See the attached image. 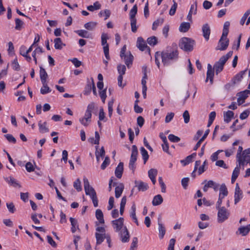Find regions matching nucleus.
<instances>
[{"label": "nucleus", "instance_id": "nucleus-1", "mask_svg": "<svg viewBox=\"0 0 250 250\" xmlns=\"http://www.w3.org/2000/svg\"><path fill=\"white\" fill-rule=\"evenodd\" d=\"M179 57L178 51L176 47H167L162 52H157L155 55V63L158 67H160L159 59L161 58L164 65L169 64L171 62L176 61Z\"/></svg>", "mask_w": 250, "mask_h": 250}, {"label": "nucleus", "instance_id": "nucleus-2", "mask_svg": "<svg viewBox=\"0 0 250 250\" xmlns=\"http://www.w3.org/2000/svg\"><path fill=\"white\" fill-rule=\"evenodd\" d=\"M124 218L121 217L112 221V225L115 231L119 233L122 242H127L129 239L128 231L125 226H124Z\"/></svg>", "mask_w": 250, "mask_h": 250}, {"label": "nucleus", "instance_id": "nucleus-3", "mask_svg": "<svg viewBox=\"0 0 250 250\" xmlns=\"http://www.w3.org/2000/svg\"><path fill=\"white\" fill-rule=\"evenodd\" d=\"M195 44V41L187 37L182 38L179 42V47L187 52H190L193 50Z\"/></svg>", "mask_w": 250, "mask_h": 250}, {"label": "nucleus", "instance_id": "nucleus-4", "mask_svg": "<svg viewBox=\"0 0 250 250\" xmlns=\"http://www.w3.org/2000/svg\"><path fill=\"white\" fill-rule=\"evenodd\" d=\"M232 54L233 52L232 51H229L226 55L222 56L219 60L214 64L213 69L215 70L216 74L223 70L224 64L231 57Z\"/></svg>", "mask_w": 250, "mask_h": 250}, {"label": "nucleus", "instance_id": "nucleus-5", "mask_svg": "<svg viewBox=\"0 0 250 250\" xmlns=\"http://www.w3.org/2000/svg\"><path fill=\"white\" fill-rule=\"evenodd\" d=\"M126 46L124 45L122 48L120 52V57L124 60L127 67L129 68L130 65L132 64L133 60V56L130 51L126 52Z\"/></svg>", "mask_w": 250, "mask_h": 250}, {"label": "nucleus", "instance_id": "nucleus-6", "mask_svg": "<svg viewBox=\"0 0 250 250\" xmlns=\"http://www.w3.org/2000/svg\"><path fill=\"white\" fill-rule=\"evenodd\" d=\"M217 210V222L219 223H222L229 218L230 214V211L225 207Z\"/></svg>", "mask_w": 250, "mask_h": 250}, {"label": "nucleus", "instance_id": "nucleus-7", "mask_svg": "<svg viewBox=\"0 0 250 250\" xmlns=\"http://www.w3.org/2000/svg\"><path fill=\"white\" fill-rule=\"evenodd\" d=\"M95 237L96 239V244H101L105 239L108 234L105 233V228L103 227L98 226L96 229Z\"/></svg>", "mask_w": 250, "mask_h": 250}, {"label": "nucleus", "instance_id": "nucleus-8", "mask_svg": "<svg viewBox=\"0 0 250 250\" xmlns=\"http://www.w3.org/2000/svg\"><path fill=\"white\" fill-rule=\"evenodd\" d=\"M138 149L135 145L132 146L131 154L129 163V168L134 172L135 168V163L137 160Z\"/></svg>", "mask_w": 250, "mask_h": 250}, {"label": "nucleus", "instance_id": "nucleus-9", "mask_svg": "<svg viewBox=\"0 0 250 250\" xmlns=\"http://www.w3.org/2000/svg\"><path fill=\"white\" fill-rule=\"evenodd\" d=\"M108 37L107 34L103 33L101 36L102 45L103 46L104 52L107 60L110 59L109 54V45L107 43V40Z\"/></svg>", "mask_w": 250, "mask_h": 250}, {"label": "nucleus", "instance_id": "nucleus-10", "mask_svg": "<svg viewBox=\"0 0 250 250\" xmlns=\"http://www.w3.org/2000/svg\"><path fill=\"white\" fill-rule=\"evenodd\" d=\"M83 180L86 195H89L90 198L96 195V192L94 188L90 186L88 180L86 177H84Z\"/></svg>", "mask_w": 250, "mask_h": 250}, {"label": "nucleus", "instance_id": "nucleus-11", "mask_svg": "<svg viewBox=\"0 0 250 250\" xmlns=\"http://www.w3.org/2000/svg\"><path fill=\"white\" fill-rule=\"evenodd\" d=\"M229 44V40L227 36H223L222 35L216 47V49L217 50H225L228 48Z\"/></svg>", "mask_w": 250, "mask_h": 250}, {"label": "nucleus", "instance_id": "nucleus-12", "mask_svg": "<svg viewBox=\"0 0 250 250\" xmlns=\"http://www.w3.org/2000/svg\"><path fill=\"white\" fill-rule=\"evenodd\" d=\"M250 154V148L245 149L243 151L240 158L238 160L240 166H244L245 162L249 161V160L250 159V156L249 155Z\"/></svg>", "mask_w": 250, "mask_h": 250}, {"label": "nucleus", "instance_id": "nucleus-13", "mask_svg": "<svg viewBox=\"0 0 250 250\" xmlns=\"http://www.w3.org/2000/svg\"><path fill=\"white\" fill-rule=\"evenodd\" d=\"M249 92V90H245L237 94V96H238L237 102L239 105H241L244 103L245 100L248 97Z\"/></svg>", "mask_w": 250, "mask_h": 250}, {"label": "nucleus", "instance_id": "nucleus-14", "mask_svg": "<svg viewBox=\"0 0 250 250\" xmlns=\"http://www.w3.org/2000/svg\"><path fill=\"white\" fill-rule=\"evenodd\" d=\"M207 78L206 82H207L209 80L211 84L213 83L214 71L210 64H208L207 66Z\"/></svg>", "mask_w": 250, "mask_h": 250}, {"label": "nucleus", "instance_id": "nucleus-15", "mask_svg": "<svg viewBox=\"0 0 250 250\" xmlns=\"http://www.w3.org/2000/svg\"><path fill=\"white\" fill-rule=\"evenodd\" d=\"M96 217L97 220L99 221V222H96V225L98 227L99 224H104V215L102 210L100 209H98L96 210Z\"/></svg>", "mask_w": 250, "mask_h": 250}, {"label": "nucleus", "instance_id": "nucleus-16", "mask_svg": "<svg viewBox=\"0 0 250 250\" xmlns=\"http://www.w3.org/2000/svg\"><path fill=\"white\" fill-rule=\"evenodd\" d=\"M202 32L204 37L206 40H208L210 34V28L208 23L204 24L202 26Z\"/></svg>", "mask_w": 250, "mask_h": 250}, {"label": "nucleus", "instance_id": "nucleus-17", "mask_svg": "<svg viewBox=\"0 0 250 250\" xmlns=\"http://www.w3.org/2000/svg\"><path fill=\"white\" fill-rule=\"evenodd\" d=\"M123 170L124 164L122 162H120L118 166L116 167L115 171V175L117 178H121L122 177Z\"/></svg>", "mask_w": 250, "mask_h": 250}, {"label": "nucleus", "instance_id": "nucleus-18", "mask_svg": "<svg viewBox=\"0 0 250 250\" xmlns=\"http://www.w3.org/2000/svg\"><path fill=\"white\" fill-rule=\"evenodd\" d=\"M137 45L138 48L141 51H144L147 47L146 42L141 37H139L137 39Z\"/></svg>", "mask_w": 250, "mask_h": 250}, {"label": "nucleus", "instance_id": "nucleus-19", "mask_svg": "<svg viewBox=\"0 0 250 250\" xmlns=\"http://www.w3.org/2000/svg\"><path fill=\"white\" fill-rule=\"evenodd\" d=\"M136 187H137L139 191H145L148 188V185L142 181H135Z\"/></svg>", "mask_w": 250, "mask_h": 250}, {"label": "nucleus", "instance_id": "nucleus-20", "mask_svg": "<svg viewBox=\"0 0 250 250\" xmlns=\"http://www.w3.org/2000/svg\"><path fill=\"white\" fill-rule=\"evenodd\" d=\"M39 131L42 133L48 132L49 131L48 128L47 126V123L46 122H42L40 121L38 123Z\"/></svg>", "mask_w": 250, "mask_h": 250}, {"label": "nucleus", "instance_id": "nucleus-21", "mask_svg": "<svg viewBox=\"0 0 250 250\" xmlns=\"http://www.w3.org/2000/svg\"><path fill=\"white\" fill-rule=\"evenodd\" d=\"M20 53L24 57L28 62L31 61V57L28 55L26 48L25 46H21L20 48Z\"/></svg>", "mask_w": 250, "mask_h": 250}, {"label": "nucleus", "instance_id": "nucleus-22", "mask_svg": "<svg viewBox=\"0 0 250 250\" xmlns=\"http://www.w3.org/2000/svg\"><path fill=\"white\" fill-rule=\"evenodd\" d=\"M124 188V185L122 183H120L115 188V197L117 198H119L123 191Z\"/></svg>", "mask_w": 250, "mask_h": 250}, {"label": "nucleus", "instance_id": "nucleus-23", "mask_svg": "<svg viewBox=\"0 0 250 250\" xmlns=\"http://www.w3.org/2000/svg\"><path fill=\"white\" fill-rule=\"evenodd\" d=\"M70 221L72 226L71 231L73 233H75L77 229H79L78 221L73 217L70 218Z\"/></svg>", "mask_w": 250, "mask_h": 250}, {"label": "nucleus", "instance_id": "nucleus-24", "mask_svg": "<svg viewBox=\"0 0 250 250\" xmlns=\"http://www.w3.org/2000/svg\"><path fill=\"white\" fill-rule=\"evenodd\" d=\"M234 113L230 110H229L224 113V121L227 123H229L231 118L233 117Z\"/></svg>", "mask_w": 250, "mask_h": 250}, {"label": "nucleus", "instance_id": "nucleus-25", "mask_svg": "<svg viewBox=\"0 0 250 250\" xmlns=\"http://www.w3.org/2000/svg\"><path fill=\"white\" fill-rule=\"evenodd\" d=\"M163 201V197L161 195L158 194L154 197L152 203L153 206H156L161 204Z\"/></svg>", "mask_w": 250, "mask_h": 250}, {"label": "nucleus", "instance_id": "nucleus-26", "mask_svg": "<svg viewBox=\"0 0 250 250\" xmlns=\"http://www.w3.org/2000/svg\"><path fill=\"white\" fill-rule=\"evenodd\" d=\"M40 76L41 82H46V79L48 77L47 73H46L45 70L42 66H40Z\"/></svg>", "mask_w": 250, "mask_h": 250}, {"label": "nucleus", "instance_id": "nucleus-27", "mask_svg": "<svg viewBox=\"0 0 250 250\" xmlns=\"http://www.w3.org/2000/svg\"><path fill=\"white\" fill-rule=\"evenodd\" d=\"M196 155V154L195 153H192L191 155L187 156L185 160H181L180 162L183 166H186L190 163L192 159L194 158Z\"/></svg>", "mask_w": 250, "mask_h": 250}, {"label": "nucleus", "instance_id": "nucleus-28", "mask_svg": "<svg viewBox=\"0 0 250 250\" xmlns=\"http://www.w3.org/2000/svg\"><path fill=\"white\" fill-rule=\"evenodd\" d=\"M190 25L189 22H182L179 27V30L182 32H186L190 28Z\"/></svg>", "mask_w": 250, "mask_h": 250}, {"label": "nucleus", "instance_id": "nucleus-29", "mask_svg": "<svg viewBox=\"0 0 250 250\" xmlns=\"http://www.w3.org/2000/svg\"><path fill=\"white\" fill-rule=\"evenodd\" d=\"M54 47L56 49H61L65 45L62 42L61 38H57L54 40Z\"/></svg>", "mask_w": 250, "mask_h": 250}, {"label": "nucleus", "instance_id": "nucleus-30", "mask_svg": "<svg viewBox=\"0 0 250 250\" xmlns=\"http://www.w3.org/2000/svg\"><path fill=\"white\" fill-rule=\"evenodd\" d=\"M97 24V23L95 21H90L85 23L84 27L88 30H93L95 28Z\"/></svg>", "mask_w": 250, "mask_h": 250}, {"label": "nucleus", "instance_id": "nucleus-31", "mask_svg": "<svg viewBox=\"0 0 250 250\" xmlns=\"http://www.w3.org/2000/svg\"><path fill=\"white\" fill-rule=\"evenodd\" d=\"M42 87L41 89V93L42 94H45L47 93L50 92L51 90L48 86L46 82H42Z\"/></svg>", "mask_w": 250, "mask_h": 250}, {"label": "nucleus", "instance_id": "nucleus-32", "mask_svg": "<svg viewBox=\"0 0 250 250\" xmlns=\"http://www.w3.org/2000/svg\"><path fill=\"white\" fill-rule=\"evenodd\" d=\"M101 7V4L99 3L98 1H96L94 3L93 5H90L87 7V9L88 10L90 11H94L96 10H98L100 9Z\"/></svg>", "mask_w": 250, "mask_h": 250}, {"label": "nucleus", "instance_id": "nucleus-33", "mask_svg": "<svg viewBox=\"0 0 250 250\" xmlns=\"http://www.w3.org/2000/svg\"><path fill=\"white\" fill-rule=\"evenodd\" d=\"M140 152L144 160V164H146V162L147 161L149 158V155L148 154L147 151L146 150V149L144 147H141L140 148Z\"/></svg>", "mask_w": 250, "mask_h": 250}, {"label": "nucleus", "instance_id": "nucleus-34", "mask_svg": "<svg viewBox=\"0 0 250 250\" xmlns=\"http://www.w3.org/2000/svg\"><path fill=\"white\" fill-rule=\"evenodd\" d=\"M158 226H159V237L160 239L163 238L165 233H166V229L164 225L158 222Z\"/></svg>", "mask_w": 250, "mask_h": 250}, {"label": "nucleus", "instance_id": "nucleus-35", "mask_svg": "<svg viewBox=\"0 0 250 250\" xmlns=\"http://www.w3.org/2000/svg\"><path fill=\"white\" fill-rule=\"evenodd\" d=\"M164 21L163 18H160L154 21L152 24V29L156 30L159 26L161 25L163 23Z\"/></svg>", "mask_w": 250, "mask_h": 250}, {"label": "nucleus", "instance_id": "nucleus-36", "mask_svg": "<svg viewBox=\"0 0 250 250\" xmlns=\"http://www.w3.org/2000/svg\"><path fill=\"white\" fill-rule=\"evenodd\" d=\"M78 35L81 37L84 38H89L90 34L88 32L84 30H78L75 31Z\"/></svg>", "mask_w": 250, "mask_h": 250}, {"label": "nucleus", "instance_id": "nucleus-37", "mask_svg": "<svg viewBox=\"0 0 250 250\" xmlns=\"http://www.w3.org/2000/svg\"><path fill=\"white\" fill-rule=\"evenodd\" d=\"M92 82H87L86 85H85V86L84 87V90H83V94L85 95H89L91 92V91L92 90Z\"/></svg>", "mask_w": 250, "mask_h": 250}, {"label": "nucleus", "instance_id": "nucleus-38", "mask_svg": "<svg viewBox=\"0 0 250 250\" xmlns=\"http://www.w3.org/2000/svg\"><path fill=\"white\" fill-rule=\"evenodd\" d=\"M9 179V180H8V178H5V179L6 181L8 182L9 184H10L11 185L14 187H21L20 184L17 181H16L14 178L10 177Z\"/></svg>", "mask_w": 250, "mask_h": 250}, {"label": "nucleus", "instance_id": "nucleus-39", "mask_svg": "<svg viewBox=\"0 0 250 250\" xmlns=\"http://www.w3.org/2000/svg\"><path fill=\"white\" fill-rule=\"evenodd\" d=\"M137 13V6L135 4L133 6L132 8L131 9L129 13L130 20H136L135 16Z\"/></svg>", "mask_w": 250, "mask_h": 250}, {"label": "nucleus", "instance_id": "nucleus-40", "mask_svg": "<svg viewBox=\"0 0 250 250\" xmlns=\"http://www.w3.org/2000/svg\"><path fill=\"white\" fill-rule=\"evenodd\" d=\"M243 198V193L242 191H235L234 193V204H236Z\"/></svg>", "mask_w": 250, "mask_h": 250}, {"label": "nucleus", "instance_id": "nucleus-41", "mask_svg": "<svg viewBox=\"0 0 250 250\" xmlns=\"http://www.w3.org/2000/svg\"><path fill=\"white\" fill-rule=\"evenodd\" d=\"M236 84L235 82L231 81L225 85L224 88L227 91H230L235 88Z\"/></svg>", "mask_w": 250, "mask_h": 250}, {"label": "nucleus", "instance_id": "nucleus-42", "mask_svg": "<svg viewBox=\"0 0 250 250\" xmlns=\"http://www.w3.org/2000/svg\"><path fill=\"white\" fill-rule=\"evenodd\" d=\"M220 194L222 195V197H225L228 195V191L227 190V187L225 184H223L221 185L220 188Z\"/></svg>", "mask_w": 250, "mask_h": 250}, {"label": "nucleus", "instance_id": "nucleus-43", "mask_svg": "<svg viewBox=\"0 0 250 250\" xmlns=\"http://www.w3.org/2000/svg\"><path fill=\"white\" fill-rule=\"evenodd\" d=\"M230 25V23L229 21H226L224 23V27H223V33L222 35L223 36H227L229 33V26Z\"/></svg>", "mask_w": 250, "mask_h": 250}, {"label": "nucleus", "instance_id": "nucleus-44", "mask_svg": "<svg viewBox=\"0 0 250 250\" xmlns=\"http://www.w3.org/2000/svg\"><path fill=\"white\" fill-rule=\"evenodd\" d=\"M117 70L119 75L123 76L125 73L126 67L124 64H119L117 66Z\"/></svg>", "mask_w": 250, "mask_h": 250}, {"label": "nucleus", "instance_id": "nucleus-45", "mask_svg": "<svg viewBox=\"0 0 250 250\" xmlns=\"http://www.w3.org/2000/svg\"><path fill=\"white\" fill-rule=\"evenodd\" d=\"M238 230L240 233L242 234L243 236H245L249 233L250 228H249V226H247L246 227H242L240 228Z\"/></svg>", "mask_w": 250, "mask_h": 250}, {"label": "nucleus", "instance_id": "nucleus-46", "mask_svg": "<svg viewBox=\"0 0 250 250\" xmlns=\"http://www.w3.org/2000/svg\"><path fill=\"white\" fill-rule=\"evenodd\" d=\"M74 188L78 191H81L82 190L81 182L80 179H77L74 182Z\"/></svg>", "mask_w": 250, "mask_h": 250}, {"label": "nucleus", "instance_id": "nucleus-47", "mask_svg": "<svg viewBox=\"0 0 250 250\" xmlns=\"http://www.w3.org/2000/svg\"><path fill=\"white\" fill-rule=\"evenodd\" d=\"M244 73V71L240 72L239 74H237L231 81L237 83L241 80Z\"/></svg>", "mask_w": 250, "mask_h": 250}, {"label": "nucleus", "instance_id": "nucleus-48", "mask_svg": "<svg viewBox=\"0 0 250 250\" xmlns=\"http://www.w3.org/2000/svg\"><path fill=\"white\" fill-rule=\"evenodd\" d=\"M215 182L212 180H209L205 185L203 189L204 192H206L208 190V188H212L215 185Z\"/></svg>", "mask_w": 250, "mask_h": 250}, {"label": "nucleus", "instance_id": "nucleus-49", "mask_svg": "<svg viewBox=\"0 0 250 250\" xmlns=\"http://www.w3.org/2000/svg\"><path fill=\"white\" fill-rule=\"evenodd\" d=\"M172 1L173 2V4L171 6V7L169 11V14L170 16H173L175 14L176 11V9L177 8V6H178L177 3L175 2V0H173Z\"/></svg>", "mask_w": 250, "mask_h": 250}, {"label": "nucleus", "instance_id": "nucleus-50", "mask_svg": "<svg viewBox=\"0 0 250 250\" xmlns=\"http://www.w3.org/2000/svg\"><path fill=\"white\" fill-rule=\"evenodd\" d=\"M158 173L156 169L151 168L148 171V175L150 179L155 178Z\"/></svg>", "mask_w": 250, "mask_h": 250}, {"label": "nucleus", "instance_id": "nucleus-51", "mask_svg": "<svg viewBox=\"0 0 250 250\" xmlns=\"http://www.w3.org/2000/svg\"><path fill=\"white\" fill-rule=\"evenodd\" d=\"M147 43L150 45H155L157 43V39L155 36L148 38L147 40Z\"/></svg>", "mask_w": 250, "mask_h": 250}, {"label": "nucleus", "instance_id": "nucleus-52", "mask_svg": "<svg viewBox=\"0 0 250 250\" xmlns=\"http://www.w3.org/2000/svg\"><path fill=\"white\" fill-rule=\"evenodd\" d=\"M15 29L18 30H20L21 29L22 26L23 25V22L19 19H16L15 20Z\"/></svg>", "mask_w": 250, "mask_h": 250}, {"label": "nucleus", "instance_id": "nucleus-53", "mask_svg": "<svg viewBox=\"0 0 250 250\" xmlns=\"http://www.w3.org/2000/svg\"><path fill=\"white\" fill-rule=\"evenodd\" d=\"M114 101L113 100L110 101L108 103V116L110 118L113 112V105Z\"/></svg>", "mask_w": 250, "mask_h": 250}, {"label": "nucleus", "instance_id": "nucleus-54", "mask_svg": "<svg viewBox=\"0 0 250 250\" xmlns=\"http://www.w3.org/2000/svg\"><path fill=\"white\" fill-rule=\"evenodd\" d=\"M4 136L6 138L9 142L12 143L13 144H15L16 143V139L12 135L7 134L4 135Z\"/></svg>", "mask_w": 250, "mask_h": 250}, {"label": "nucleus", "instance_id": "nucleus-55", "mask_svg": "<svg viewBox=\"0 0 250 250\" xmlns=\"http://www.w3.org/2000/svg\"><path fill=\"white\" fill-rule=\"evenodd\" d=\"M136 20H130V25L131 28V31L133 33H135L137 31V27L136 26Z\"/></svg>", "mask_w": 250, "mask_h": 250}, {"label": "nucleus", "instance_id": "nucleus-56", "mask_svg": "<svg viewBox=\"0 0 250 250\" xmlns=\"http://www.w3.org/2000/svg\"><path fill=\"white\" fill-rule=\"evenodd\" d=\"M136 205L134 203L133 204L131 208V211L130 212V216L133 219L137 217L136 215Z\"/></svg>", "mask_w": 250, "mask_h": 250}, {"label": "nucleus", "instance_id": "nucleus-57", "mask_svg": "<svg viewBox=\"0 0 250 250\" xmlns=\"http://www.w3.org/2000/svg\"><path fill=\"white\" fill-rule=\"evenodd\" d=\"M168 138L172 142H178L180 141V138L179 137L173 134H169Z\"/></svg>", "mask_w": 250, "mask_h": 250}, {"label": "nucleus", "instance_id": "nucleus-58", "mask_svg": "<svg viewBox=\"0 0 250 250\" xmlns=\"http://www.w3.org/2000/svg\"><path fill=\"white\" fill-rule=\"evenodd\" d=\"M174 113L173 112H169L167 114L165 118V122L168 123L170 122L173 118Z\"/></svg>", "mask_w": 250, "mask_h": 250}, {"label": "nucleus", "instance_id": "nucleus-59", "mask_svg": "<svg viewBox=\"0 0 250 250\" xmlns=\"http://www.w3.org/2000/svg\"><path fill=\"white\" fill-rule=\"evenodd\" d=\"M183 117L184 119V122L186 124H187L189 122V119H190V116L189 114L188 110H185L183 114Z\"/></svg>", "mask_w": 250, "mask_h": 250}, {"label": "nucleus", "instance_id": "nucleus-60", "mask_svg": "<svg viewBox=\"0 0 250 250\" xmlns=\"http://www.w3.org/2000/svg\"><path fill=\"white\" fill-rule=\"evenodd\" d=\"M12 66L13 68L17 71L20 70V65L18 62L17 59L16 58L14 60V61L12 62Z\"/></svg>", "mask_w": 250, "mask_h": 250}, {"label": "nucleus", "instance_id": "nucleus-61", "mask_svg": "<svg viewBox=\"0 0 250 250\" xmlns=\"http://www.w3.org/2000/svg\"><path fill=\"white\" fill-rule=\"evenodd\" d=\"M240 167L241 166H240V164H239V165H237L236 167L234 168L232 174V176L233 177H235L236 178L238 177L240 173Z\"/></svg>", "mask_w": 250, "mask_h": 250}, {"label": "nucleus", "instance_id": "nucleus-62", "mask_svg": "<svg viewBox=\"0 0 250 250\" xmlns=\"http://www.w3.org/2000/svg\"><path fill=\"white\" fill-rule=\"evenodd\" d=\"M109 162H110V159L108 157H106L104 159V161L103 162V163H102V165H101V169H104L107 166V165H109Z\"/></svg>", "mask_w": 250, "mask_h": 250}, {"label": "nucleus", "instance_id": "nucleus-63", "mask_svg": "<svg viewBox=\"0 0 250 250\" xmlns=\"http://www.w3.org/2000/svg\"><path fill=\"white\" fill-rule=\"evenodd\" d=\"M25 168H26V170L29 172H32V171H34V169H35L33 165L30 162H27L26 164Z\"/></svg>", "mask_w": 250, "mask_h": 250}, {"label": "nucleus", "instance_id": "nucleus-64", "mask_svg": "<svg viewBox=\"0 0 250 250\" xmlns=\"http://www.w3.org/2000/svg\"><path fill=\"white\" fill-rule=\"evenodd\" d=\"M175 243V239H174V238L171 239L169 241V243L167 250H174Z\"/></svg>", "mask_w": 250, "mask_h": 250}]
</instances>
